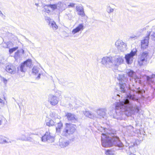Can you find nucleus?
Instances as JSON below:
<instances>
[{
  "label": "nucleus",
  "mask_w": 155,
  "mask_h": 155,
  "mask_svg": "<svg viewBox=\"0 0 155 155\" xmlns=\"http://www.w3.org/2000/svg\"><path fill=\"white\" fill-rule=\"evenodd\" d=\"M136 37V35H132L130 36L129 38V40H132L133 39L134 40L135 39V37Z\"/></svg>",
  "instance_id": "nucleus-40"
},
{
  "label": "nucleus",
  "mask_w": 155,
  "mask_h": 155,
  "mask_svg": "<svg viewBox=\"0 0 155 155\" xmlns=\"http://www.w3.org/2000/svg\"><path fill=\"white\" fill-rule=\"evenodd\" d=\"M117 79L119 81V86L121 92L125 94V96L123 101L116 102L115 104V111L113 114V117L117 120H121L124 114L127 116H131L134 113V109L135 108L134 102L136 100L135 94L131 92L129 94L126 92L127 86L125 82L127 81L124 75L118 74L116 75Z\"/></svg>",
  "instance_id": "nucleus-1"
},
{
  "label": "nucleus",
  "mask_w": 155,
  "mask_h": 155,
  "mask_svg": "<svg viewBox=\"0 0 155 155\" xmlns=\"http://www.w3.org/2000/svg\"><path fill=\"white\" fill-rule=\"evenodd\" d=\"M126 73L130 77V79L131 81L136 82V74L133 71L130 69H127Z\"/></svg>",
  "instance_id": "nucleus-12"
},
{
  "label": "nucleus",
  "mask_w": 155,
  "mask_h": 155,
  "mask_svg": "<svg viewBox=\"0 0 155 155\" xmlns=\"http://www.w3.org/2000/svg\"><path fill=\"white\" fill-rule=\"evenodd\" d=\"M106 111V110L105 108H100L97 110L96 112L98 115L104 117L105 115Z\"/></svg>",
  "instance_id": "nucleus-15"
},
{
  "label": "nucleus",
  "mask_w": 155,
  "mask_h": 155,
  "mask_svg": "<svg viewBox=\"0 0 155 155\" xmlns=\"http://www.w3.org/2000/svg\"><path fill=\"white\" fill-rule=\"evenodd\" d=\"M153 78V77H150L148 76H147V81H150L151 79Z\"/></svg>",
  "instance_id": "nucleus-42"
},
{
  "label": "nucleus",
  "mask_w": 155,
  "mask_h": 155,
  "mask_svg": "<svg viewBox=\"0 0 155 155\" xmlns=\"http://www.w3.org/2000/svg\"><path fill=\"white\" fill-rule=\"evenodd\" d=\"M150 34L151 32H148L147 35L141 41V48L143 50L147 48L148 46L149 39L150 38Z\"/></svg>",
  "instance_id": "nucleus-9"
},
{
  "label": "nucleus",
  "mask_w": 155,
  "mask_h": 155,
  "mask_svg": "<svg viewBox=\"0 0 155 155\" xmlns=\"http://www.w3.org/2000/svg\"><path fill=\"white\" fill-rule=\"evenodd\" d=\"M19 54V52H16L15 53V56H18Z\"/></svg>",
  "instance_id": "nucleus-44"
},
{
  "label": "nucleus",
  "mask_w": 155,
  "mask_h": 155,
  "mask_svg": "<svg viewBox=\"0 0 155 155\" xmlns=\"http://www.w3.org/2000/svg\"><path fill=\"white\" fill-rule=\"evenodd\" d=\"M79 31L78 30V29L76 28L74 29L72 31V33L73 34H74L75 33L78 32Z\"/></svg>",
  "instance_id": "nucleus-35"
},
{
  "label": "nucleus",
  "mask_w": 155,
  "mask_h": 155,
  "mask_svg": "<svg viewBox=\"0 0 155 155\" xmlns=\"http://www.w3.org/2000/svg\"><path fill=\"white\" fill-rule=\"evenodd\" d=\"M32 61L31 59H28L21 63L20 65V70L22 72H25L27 70V68L31 67Z\"/></svg>",
  "instance_id": "nucleus-7"
},
{
  "label": "nucleus",
  "mask_w": 155,
  "mask_h": 155,
  "mask_svg": "<svg viewBox=\"0 0 155 155\" xmlns=\"http://www.w3.org/2000/svg\"><path fill=\"white\" fill-rule=\"evenodd\" d=\"M136 55V48L132 50L130 53L126 54L124 57L126 63L128 64L133 62L134 56Z\"/></svg>",
  "instance_id": "nucleus-5"
},
{
  "label": "nucleus",
  "mask_w": 155,
  "mask_h": 155,
  "mask_svg": "<svg viewBox=\"0 0 155 155\" xmlns=\"http://www.w3.org/2000/svg\"><path fill=\"white\" fill-rule=\"evenodd\" d=\"M19 108H20V106H19Z\"/></svg>",
  "instance_id": "nucleus-52"
},
{
  "label": "nucleus",
  "mask_w": 155,
  "mask_h": 155,
  "mask_svg": "<svg viewBox=\"0 0 155 155\" xmlns=\"http://www.w3.org/2000/svg\"><path fill=\"white\" fill-rule=\"evenodd\" d=\"M4 60L3 57L2 55H0V65L3 64Z\"/></svg>",
  "instance_id": "nucleus-32"
},
{
  "label": "nucleus",
  "mask_w": 155,
  "mask_h": 155,
  "mask_svg": "<svg viewBox=\"0 0 155 155\" xmlns=\"http://www.w3.org/2000/svg\"><path fill=\"white\" fill-rule=\"evenodd\" d=\"M76 9L77 11L78 12V15L82 17L85 15V13L84 11V8L81 6H77Z\"/></svg>",
  "instance_id": "nucleus-18"
},
{
  "label": "nucleus",
  "mask_w": 155,
  "mask_h": 155,
  "mask_svg": "<svg viewBox=\"0 0 155 155\" xmlns=\"http://www.w3.org/2000/svg\"><path fill=\"white\" fill-rule=\"evenodd\" d=\"M151 36L152 37V38L153 39H155V32H154L153 33V34Z\"/></svg>",
  "instance_id": "nucleus-41"
},
{
  "label": "nucleus",
  "mask_w": 155,
  "mask_h": 155,
  "mask_svg": "<svg viewBox=\"0 0 155 155\" xmlns=\"http://www.w3.org/2000/svg\"><path fill=\"white\" fill-rule=\"evenodd\" d=\"M41 75V74L39 73L38 76L36 77V78L37 79H39L40 78V76Z\"/></svg>",
  "instance_id": "nucleus-43"
},
{
  "label": "nucleus",
  "mask_w": 155,
  "mask_h": 155,
  "mask_svg": "<svg viewBox=\"0 0 155 155\" xmlns=\"http://www.w3.org/2000/svg\"><path fill=\"white\" fill-rule=\"evenodd\" d=\"M106 154L107 155H113L112 152L110 150H107L106 151Z\"/></svg>",
  "instance_id": "nucleus-36"
},
{
  "label": "nucleus",
  "mask_w": 155,
  "mask_h": 155,
  "mask_svg": "<svg viewBox=\"0 0 155 155\" xmlns=\"http://www.w3.org/2000/svg\"><path fill=\"white\" fill-rule=\"evenodd\" d=\"M114 10V9L111 8L110 6L107 7V11L108 13L113 12Z\"/></svg>",
  "instance_id": "nucleus-27"
},
{
  "label": "nucleus",
  "mask_w": 155,
  "mask_h": 155,
  "mask_svg": "<svg viewBox=\"0 0 155 155\" xmlns=\"http://www.w3.org/2000/svg\"><path fill=\"white\" fill-rule=\"evenodd\" d=\"M50 20L49 22V25L51 27L53 30H56L58 28V27L56 24V23L54 21L51 20L50 18Z\"/></svg>",
  "instance_id": "nucleus-19"
},
{
  "label": "nucleus",
  "mask_w": 155,
  "mask_h": 155,
  "mask_svg": "<svg viewBox=\"0 0 155 155\" xmlns=\"http://www.w3.org/2000/svg\"><path fill=\"white\" fill-rule=\"evenodd\" d=\"M8 143L5 138L2 136H0V143L4 144Z\"/></svg>",
  "instance_id": "nucleus-24"
},
{
  "label": "nucleus",
  "mask_w": 155,
  "mask_h": 155,
  "mask_svg": "<svg viewBox=\"0 0 155 155\" xmlns=\"http://www.w3.org/2000/svg\"><path fill=\"white\" fill-rule=\"evenodd\" d=\"M50 18H49H49H48V21H49L50 20Z\"/></svg>",
  "instance_id": "nucleus-51"
},
{
  "label": "nucleus",
  "mask_w": 155,
  "mask_h": 155,
  "mask_svg": "<svg viewBox=\"0 0 155 155\" xmlns=\"http://www.w3.org/2000/svg\"><path fill=\"white\" fill-rule=\"evenodd\" d=\"M149 56V53L147 52H144L142 53L138 59V65L141 66L143 65L145 62L147 61V60Z\"/></svg>",
  "instance_id": "nucleus-8"
},
{
  "label": "nucleus",
  "mask_w": 155,
  "mask_h": 155,
  "mask_svg": "<svg viewBox=\"0 0 155 155\" xmlns=\"http://www.w3.org/2000/svg\"><path fill=\"white\" fill-rule=\"evenodd\" d=\"M142 110L140 108L137 107H136V112L140 113L142 112Z\"/></svg>",
  "instance_id": "nucleus-39"
},
{
  "label": "nucleus",
  "mask_w": 155,
  "mask_h": 155,
  "mask_svg": "<svg viewBox=\"0 0 155 155\" xmlns=\"http://www.w3.org/2000/svg\"><path fill=\"white\" fill-rule=\"evenodd\" d=\"M66 15L68 17V19L70 21H71L72 20L73 17V15L71 13H68V14H66Z\"/></svg>",
  "instance_id": "nucleus-29"
},
{
  "label": "nucleus",
  "mask_w": 155,
  "mask_h": 155,
  "mask_svg": "<svg viewBox=\"0 0 155 155\" xmlns=\"http://www.w3.org/2000/svg\"><path fill=\"white\" fill-rule=\"evenodd\" d=\"M2 119H0V125H1L2 124Z\"/></svg>",
  "instance_id": "nucleus-45"
},
{
  "label": "nucleus",
  "mask_w": 155,
  "mask_h": 155,
  "mask_svg": "<svg viewBox=\"0 0 155 155\" xmlns=\"http://www.w3.org/2000/svg\"><path fill=\"white\" fill-rule=\"evenodd\" d=\"M75 130V126H74L73 124L66 123L65 126L62 131L61 135L63 136L67 137L73 134Z\"/></svg>",
  "instance_id": "nucleus-4"
},
{
  "label": "nucleus",
  "mask_w": 155,
  "mask_h": 155,
  "mask_svg": "<svg viewBox=\"0 0 155 155\" xmlns=\"http://www.w3.org/2000/svg\"><path fill=\"white\" fill-rule=\"evenodd\" d=\"M26 137L24 135L22 134L21 137H20L18 140H21L23 141H25L26 139Z\"/></svg>",
  "instance_id": "nucleus-30"
},
{
  "label": "nucleus",
  "mask_w": 155,
  "mask_h": 155,
  "mask_svg": "<svg viewBox=\"0 0 155 155\" xmlns=\"http://www.w3.org/2000/svg\"><path fill=\"white\" fill-rule=\"evenodd\" d=\"M11 43L10 42H8L7 43L5 44V45H3V46L5 48H9V47L8 46V45Z\"/></svg>",
  "instance_id": "nucleus-38"
},
{
  "label": "nucleus",
  "mask_w": 155,
  "mask_h": 155,
  "mask_svg": "<svg viewBox=\"0 0 155 155\" xmlns=\"http://www.w3.org/2000/svg\"><path fill=\"white\" fill-rule=\"evenodd\" d=\"M128 155H136L135 154L132 153V152L130 153V154Z\"/></svg>",
  "instance_id": "nucleus-46"
},
{
  "label": "nucleus",
  "mask_w": 155,
  "mask_h": 155,
  "mask_svg": "<svg viewBox=\"0 0 155 155\" xmlns=\"http://www.w3.org/2000/svg\"><path fill=\"white\" fill-rule=\"evenodd\" d=\"M49 7H50L49 6V5L44 6V8L43 9V11L44 12L47 13H50L51 12V11L49 9Z\"/></svg>",
  "instance_id": "nucleus-26"
},
{
  "label": "nucleus",
  "mask_w": 155,
  "mask_h": 155,
  "mask_svg": "<svg viewBox=\"0 0 155 155\" xmlns=\"http://www.w3.org/2000/svg\"><path fill=\"white\" fill-rule=\"evenodd\" d=\"M84 114L86 117L90 118H92L94 117L93 114L89 111L86 110L84 112Z\"/></svg>",
  "instance_id": "nucleus-21"
},
{
  "label": "nucleus",
  "mask_w": 155,
  "mask_h": 155,
  "mask_svg": "<svg viewBox=\"0 0 155 155\" xmlns=\"http://www.w3.org/2000/svg\"><path fill=\"white\" fill-rule=\"evenodd\" d=\"M3 101V100L1 99L0 98V103H2Z\"/></svg>",
  "instance_id": "nucleus-47"
},
{
  "label": "nucleus",
  "mask_w": 155,
  "mask_h": 155,
  "mask_svg": "<svg viewBox=\"0 0 155 155\" xmlns=\"http://www.w3.org/2000/svg\"><path fill=\"white\" fill-rule=\"evenodd\" d=\"M57 9L60 12H62L65 9V8H63V4L60 2L56 4Z\"/></svg>",
  "instance_id": "nucleus-22"
},
{
  "label": "nucleus",
  "mask_w": 155,
  "mask_h": 155,
  "mask_svg": "<svg viewBox=\"0 0 155 155\" xmlns=\"http://www.w3.org/2000/svg\"><path fill=\"white\" fill-rule=\"evenodd\" d=\"M42 142H47L48 143H51L54 141V136L51 135L50 133L49 132H46L41 138Z\"/></svg>",
  "instance_id": "nucleus-6"
},
{
  "label": "nucleus",
  "mask_w": 155,
  "mask_h": 155,
  "mask_svg": "<svg viewBox=\"0 0 155 155\" xmlns=\"http://www.w3.org/2000/svg\"><path fill=\"white\" fill-rule=\"evenodd\" d=\"M65 117H67L68 121L72 123H76L77 121V118L76 115L71 113L66 112Z\"/></svg>",
  "instance_id": "nucleus-10"
},
{
  "label": "nucleus",
  "mask_w": 155,
  "mask_h": 155,
  "mask_svg": "<svg viewBox=\"0 0 155 155\" xmlns=\"http://www.w3.org/2000/svg\"><path fill=\"white\" fill-rule=\"evenodd\" d=\"M46 125L49 127L53 126L55 125V123L54 120L50 118H47L45 120Z\"/></svg>",
  "instance_id": "nucleus-16"
},
{
  "label": "nucleus",
  "mask_w": 155,
  "mask_h": 155,
  "mask_svg": "<svg viewBox=\"0 0 155 155\" xmlns=\"http://www.w3.org/2000/svg\"><path fill=\"white\" fill-rule=\"evenodd\" d=\"M49 6L53 10H54L57 9L56 4H50L49 5Z\"/></svg>",
  "instance_id": "nucleus-28"
},
{
  "label": "nucleus",
  "mask_w": 155,
  "mask_h": 155,
  "mask_svg": "<svg viewBox=\"0 0 155 155\" xmlns=\"http://www.w3.org/2000/svg\"><path fill=\"white\" fill-rule=\"evenodd\" d=\"M118 49L121 51H124L126 50V44L121 41H117L115 44Z\"/></svg>",
  "instance_id": "nucleus-11"
},
{
  "label": "nucleus",
  "mask_w": 155,
  "mask_h": 155,
  "mask_svg": "<svg viewBox=\"0 0 155 155\" xmlns=\"http://www.w3.org/2000/svg\"><path fill=\"white\" fill-rule=\"evenodd\" d=\"M54 126L55 127L56 132L57 133H60L61 130L62 128L63 127V124L62 122L60 121L57 124H55Z\"/></svg>",
  "instance_id": "nucleus-17"
},
{
  "label": "nucleus",
  "mask_w": 155,
  "mask_h": 155,
  "mask_svg": "<svg viewBox=\"0 0 155 155\" xmlns=\"http://www.w3.org/2000/svg\"><path fill=\"white\" fill-rule=\"evenodd\" d=\"M39 68L36 66H34L32 69V73L35 74L38 73Z\"/></svg>",
  "instance_id": "nucleus-23"
},
{
  "label": "nucleus",
  "mask_w": 155,
  "mask_h": 155,
  "mask_svg": "<svg viewBox=\"0 0 155 155\" xmlns=\"http://www.w3.org/2000/svg\"><path fill=\"white\" fill-rule=\"evenodd\" d=\"M0 13L1 14H2V12L0 10Z\"/></svg>",
  "instance_id": "nucleus-49"
},
{
  "label": "nucleus",
  "mask_w": 155,
  "mask_h": 155,
  "mask_svg": "<svg viewBox=\"0 0 155 155\" xmlns=\"http://www.w3.org/2000/svg\"><path fill=\"white\" fill-rule=\"evenodd\" d=\"M33 140V139L31 138L30 137H26V139L25 140V141H28L30 142H32Z\"/></svg>",
  "instance_id": "nucleus-34"
},
{
  "label": "nucleus",
  "mask_w": 155,
  "mask_h": 155,
  "mask_svg": "<svg viewBox=\"0 0 155 155\" xmlns=\"http://www.w3.org/2000/svg\"><path fill=\"white\" fill-rule=\"evenodd\" d=\"M105 133H102L101 137V142L102 146L104 147H111L115 146L116 150H120L123 147L124 145L117 137H111L109 135L112 137L114 136V134L111 132H105L106 128H104Z\"/></svg>",
  "instance_id": "nucleus-2"
},
{
  "label": "nucleus",
  "mask_w": 155,
  "mask_h": 155,
  "mask_svg": "<svg viewBox=\"0 0 155 155\" xmlns=\"http://www.w3.org/2000/svg\"><path fill=\"white\" fill-rule=\"evenodd\" d=\"M35 5H36V6H38V4H37V3H35Z\"/></svg>",
  "instance_id": "nucleus-48"
},
{
  "label": "nucleus",
  "mask_w": 155,
  "mask_h": 155,
  "mask_svg": "<svg viewBox=\"0 0 155 155\" xmlns=\"http://www.w3.org/2000/svg\"><path fill=\"white\" fill-rule=\"evenodd\" d=\"M2 81L5 84H6L8 82V80L4 77H2Z\"/></svg>",
  "instance_id": "nucleus-37"
},
{
  "label": "nucleus",
  "mask_w": 155,
  "mask_h": 155,
  "mask_svg": "<svg viewBox=\"0 0 155 155\" xmlns=\"http://www.w3.org/2000/svg\"><path fill=\"white\" fill-rule=\"evenodd\" d=\"M5 70L11 74H14L16 72V66L12 64L8 65L5 67Z\"/></svg>",
  "instance_id": "nucleus-14"
},
{
  "label": "nucleus",
  "mask_w": 155,
  "mask_h": 155,
  "mask_svg": "<svg viewBox=\"0 0 155 155\" xmlns=\"http://www.w3.org/2000/svg\"><path fill=\"white\" fill-rule=\"evenodd\" d=\"M75 4L72 2L69 3V5H68V8H73L74 7L75 5Z\"/></svg>",
  "instance_id": "nucleus-33"
},
{
  "label": "nucleus",
  "mask_w": 155,
  "mask_h": 155,
  "mask_svg": "<svg viewBox=\"0 0 155 155\" xmlns=\"http://www.w3.org/2000/svg\"><path fill=\"white\" fill-rule=\"evenodd\" d=\"M18 47H15L9 49V52L10 54L12 53L14 51H16L18 49Z\"/></svg>",
  "instance_id": "nucleus-31"
},
{
  "label": "nucleus",
  "mask_w": 155,
  "mask_h": 155,
  "mask_svg": "<svg viewBox=\"0 0 155 155\" xmlns=\"http://www.w3.org/2000/svg\"><path fill=\"white\" fill-rule=\"evenodd\" d=\"M133 148V147H130V149H132Z\"/></svg>",
  "instance_id": "nucleus-50"
},
{
  "label": "nucleus",
  "mask_w": 155,
  "mask_h": 155,
  "mask_svg": "<svg viewBox=\"0 0 155 155\" xmlns=\"http://www.w3.org/2000/svg\"><path fill=\"white\" fill-rule=\"evenodd\" d=\"M59 145L61 147H66L68 146L70 143L69 141H60Z\"/></svg>",
  "instance_id": "nucleus-20"
},
{
  "label": "nucleus",
  "mask_w": 155,
  "mask_h": 155,
  "mask_svg": "<svg viewBox=\"0 0 155 155\" xmlns=\"http://www.w3.org/2000/svg\"><path fill=\"white\" fill-rule=\"evenodd\" d=\"M48 100L50 104L53 106L56 105L58 102V97L54 95H50Z\"/></svg>",
  "instance_id": "nucleus-13"
},
{
  "label": "nucleus",
  "mask_w": 155,
  "mask_h": 155,
  "mask_svg": "<svg viewBox=\"0 0 155 155\" xmlns=\"http://www.w3.org/2000/svg\"><path fill=\"white\" fill-rule=\"evenodd\" d=\"M78 29L79 31L83 30L84 29V25L83 24H79L76 27Z\"/></svg>",
  "instance_id": "nucleus-25"
},
{
  "label": "nucleus",
  "mask_w": 155,
  "mask_h": 155,
  "mask_svg": "<svg viewBox=\"0 0 155 155\" xmlns=\"http://www.w3.org/2000/svg\"><path fill=\"white\" fill-rule=\"evenodd\" d=\"M124 61V58L119 55L114 56L104 57L101 61V64L107 68L114 67L117 68L119 65L122 63Z\"/></svg>",
  "instance_id": "nucleus-3"
}]
</instances>
